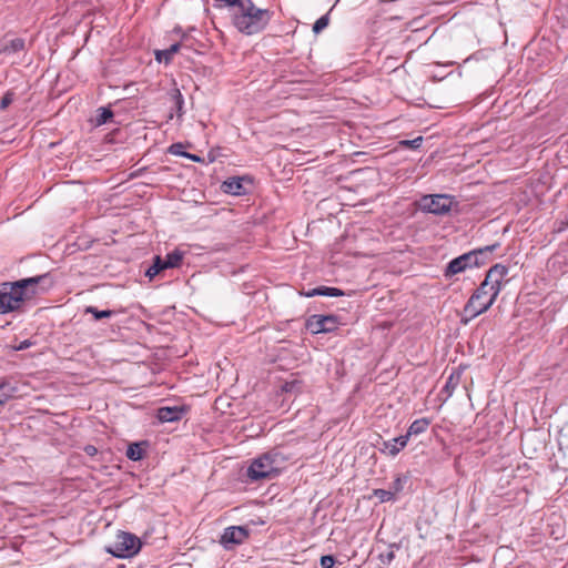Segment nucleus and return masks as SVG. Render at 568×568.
Returning <instances> with one entry per match:
<instances>
[{
    "instance_id": "obj_1",
    "label": "nucleus",
    "mask_w": 568,
    "mask_h": 568,
    "mask_svg": "<svg viewBox=\"0 0 568 568\" xmlns=\"http://www.w3.org/2000/svg\"><path fill=\"white\" fill-rule=\"evenodd\" d=\"M230 8L233 26L246 36L261 32L270 23L273 13L257 8L252 0H222Z\"/></svg>"
},
{
    "instance_id": "obj_2",
    "label": "nucleus",
    "mask_w": 568,
    "mask_h": 568,
    "mask_svg": "<svg viewBox=\"0 0 568 568\" xmlns=\"http://www.w3.org/2000/svg\"><path fill=\"white\" fill-rule=\"evenodd\" d=\"M47 278L48 275L44 274L22 278L13 283H2L0 285V313L13 312L20 308L23 302L40 294L43 291L40 284Z\"/></svg>"
},
{
    "instance_id": "obj_3",
    "label": "nucleus",
    "mask_w": 568,
    "mask_h": 568,
    "mask_svg": "<svg viewBox=\"0 0 568 568\" xmlns=\"http://www.w3.org/2000/svg\"><path fill=\"white\" fill-rule=\"evenodd\" d=\"M496 298L497 296L487 286H484L481 282L464 307L465 318H463V322L467 324L478 315L487 312L495 303Z\"/></svg>"
},
{
    "instance_id": "obj_4",
    "label": "nucleus",
    "mask_w": 568,
    "mask_h": 568,
    "mask_svg": "<svg viewBox=\"0 0 568 568\" xmlns=\"http://www.w3.org/2000/svg\"><path fill=\"white\" fill-rule=\"evenodd\" d=\"M278 453L267 452L252 460L247 476L252 480L273 478L280 471Z\"/></svg>"
},
{
    "instance_id": "obj_5",
    "label": "nucleus",
    "mask_w": 568,
    "mask_h": 568,
    "mask_svg": "<svg viewBox=\"0 0 568 568\" xmlns=\"http://www.w3.org/2000/svg\"><path fill=\"white\" fill-rule=\"evenodd\" d=\"M141 547L142 542L135 535L119 531L113 545L108 546L105 550L116 558H131L140 551Z\"/></svg>"
},
{
    "instance_id": "obj_6",
    "label": "nucleus",
    "mask_w": 568,
    "mask_h": 568,
    "mask_svg": "<svg viewBox=\"0 0 568 568\" xmlns=\"http://www.w3.org/2000/svg\"><path fill=\"white\" fill-rule=\"evenodd\" d=\"M453 199L446 194L424 195L418 201V206L422 211L442 215L450 211Z\"/></svg>"
},
{
    "instance_id": "obj_7",
    "label": "nucleus",
    "mask_w": 568,
    "mask_h": 568,
    "mask_svg": "<svg viewBox=\"0 0 568 568\" xmlns=\"http://www.w3.org/2000/svg\"><path fill=\"white\" fill-rule=\"evenodd\" d=\"M508 267L503 264H495L491 266L483 281L484 286H487L496 296L500 293L504 284L507 282L506 276Z\"/></svg>"
},
{
    "instance_id": "obj_8",
    "label": "nucleus",
    "mask_w": 568,
    "mask_h": 568,
    "mask_svg": "<svg viewBox=\"0 0 568 568\" xmlns=\"http://www.w3.org/2000/svg\"><path fill=\"white\" fill-rule=\"evenodd\" d=\"M337 317L333 315H312L306 321V328L312 334L329 333L337 328Z\"/></svg>"
},
{
    "instance_id": "obj_9",
    "label": "nucleus",
    "mask_w": 568,
    "mask_h": 568,
    "mask_svg": "<svg viewBox=\"0 0 568 568\" xmlns=\"http://www.w3.org/2000/svg\"><path fill=\"white\" fill-rule=\"evenodd\" d=\"M248 537V531L245 527L242 526H231L227 527L222 537L221 544L225 547L229 545H240Z\"/></svg>"
},
{
    "instance_id": "obj_10",
    "label": "nucleus",
    "mask_w": 568,
    "mask_h": 568,
    "mask_svg": "<svg viewBox=\"0 0 568 568\" xmlns=\"http://www.w3.org/2000/svg\"><path fill=\"white\" fill-rule=\"evenodd\" d=\"M496 246L497 245H489L463 254L462 258L465 264V268L467 270L471 267H477L480 264H483V262L479 261V256L483 255L484 253H491L496 248Z\"/></svg>"
},
{
    "instance_id": "obj_11",
    "label": "nucleus",
    "mask_w": 568,
    "mask_h": 568,
    "mask_svg": "<svg viewBox=\"0 0 568 568\" xmlns=\"http://www.w3.org/2000/svg\"><path fill=\"white\" fill-rule=\"evenodd\" d=\"M184 409L179 407H161L158 409V418L161 423H171L180 420Z\"/></svg>"
},
{
    "instance_id": "obj_12",
    "label": "nucleus",
    "mask_w": 568,
    "mask_h": 568,
    "mask_svg": "<svg viewBox=\"0 0 568 568\" xmlns=\"http://www.w3.org/2000/svg\"><path fill=\"white\" fill-rule=\"evenodd\" d=\"M407 442L408 435L399 436L393 438L392 440L384 442V448L382 452L387 453L390 456H396L407 445Z\"/></svg>"
},
{
    "instance_id": "obj_13",
    "label": "nucleus",
    "mask_w": 568,
    "mask_h": 568,
    "mask_svg": "<svg viewBox=\"0 0 568 568\" xmlns=\"http://www.w3.org/2000/svg\"><path fill=\"white\" fill-rule=\"evenodd\" d=\"M222 190L224 193L232 194V195L243 194L244 193L243 179L239 178V176L230 178L229 180L223 182Z\"/></svg>"
},
{
    "instance_id": "obj_14",
    "label": "nucleus",
    "mask_w": 568,
    "mask_h": 568,
    "mask_svg": "<svg viewBox=\"0 0 568 568\" xmlns=\"http://www.w3.org/2000/svg\"><path fill=\"white\" fill-rule=\"evenodd\" d=\"M302 294L304 296H306V297H313V296H316V295L336 297V296H343L344 295V293L339 288L327 287V286H320V287L310 290L307 292H304Z\"/></svg>"
},
{
    "instance_id": "obj_15",
    "label": "nucleus",
    "mask_w": 568,
    "mask_h": 568,
    "mask_svg": "<svg viewBox=\"0 0 568 568\" xmlns=\"http://www.w3.org/2000/svg\"><path fill=\"white\" fill-rule=\"evenodd\" d=\"M180 48V43H173L168 49L155 50V60L160 63L164 62L165 64H168L172 61L173 55L179 52Z\"/></svg>"
},
{
    "instance_id": "obj_16",
    "label": "nucleus",
    "mask_w": 568,
    "mask_h": 568,
    "mask_svg": "<svg viewBox=\"0 0 568 568\" xmlns=\"http://www.w3.org/2000/svg\"><path fill=\"white\" fill-rule=\"evenodd\" d=\"M464 271H466V268H465V264L463 262L462 255H460V256L452 260L447 264V266H446V268L444 271V276L445 277H452V276H454L456 274H459V273H462Z\"/></svg>"
},
{
    "instance_id": "obj_17",
    "label": "nucleus",
    "mask_w": 568,
    "mask_h": 568,
    "mask_svg": "<svg viewBox=\"0 0 568 568\" xmlns=\"http://www.w3.org/2000/svg\"><path fill=\"white\" fill-rule=\"evenodd\" d=\"M428 426H429L428 419H426V418L416 419L410 424L406 435H408V437L413 436V435H419V434L426 432Z\"/></svg>"
},
{
    "instance_id": "obj_18",
    "label": "nucleus",
    "mask_w": 568,
    "mask_h": 568,
    "mask_svg": "<svg viewBox=\"0 0 568 568\" xmlns=\"http://www.w3.org/2000/svg\"><path fill=\"white\" fill-rule=\"evenodd\" d=\"M183 258L182 252L175 250L169 253L164 258H162L163 265L165 268H173L181 264Z\"/></svg>"
},
{
    "instance_id": "obj_19",
    "label": "nucleus",
    "mask_w": 568,
    "mask_h": 568,
    "mask_svg": "<svg viewBox=\"0 0 568 568\" xmlns=\"http://www.w3.org/2000/svg\"><path fill=\"white\" fill-rule=\"evenodd\" d=\"M24 50V40L16 38L10 40L1 50L0 53H16Z\"/></svg>"
},
{
    "instance_id": "obj_20",
    "label": "nucleus",
    "mask_w": 568,
    "mask_h": 568,
    "mask_svg": "<svg viewBox=\"0 0 568 568\" xmlns=\"http://www.w3.org/2000/svg\"><path fill=\"white\" fill-rule=\"evenodd\" d=\"M16 387L11 386L9 383L0 384V405L7 403L10 398L14 396Z\"/></svg>"
},
{
    "instance_id": "obj_21",
    "label": "nucleus",
    "mask_w": 568,
    "mask_h": 568,
    "mask_svg": "<svg viewBox=\"0 0 568 568\" xmlns=\"http://www.w3.org/2000/svg\"><path fill=\"white\" fill-rule=\"evenodd\" d=\"M143 455H144V450H143L141 444L133 443V444L129 445L128 450H126V457L129 459L136 462V460L142 459Z\"/></svg>"
},
{
    "instance_id": "obj_22",
    "label": "nucleus",
    "mask_w": 568,
    "mask_h": 568,
    "mask_svg": "<svg viewBox=\"0 0 568 568\" xmlns=\"http://www.w3.org/2000/svg\"><path fill=\"white\" fill-rule=\"evenodd\" d=\"M84 313L85 314H92L94 320L99 321V320L111 317L112 315H114L115 312L111 311V310L99 311L94 306H87L85 310H84Z\"/></svg>"
},
{
    "instance_id": "obj_23",
    "label": "nucleus",
    "mask_w": 568,
    "mask_h": 568,
    "mask_svg": "<svg viewBox=\"0 0 568 568\" xmlns=\"http://www.w3.org/2000/svg\"><path fill=\"white\" fill-rule=\"evenodd\" d=\"M166 270L163 265L162 258L160 256H155L153 264L148 268L145 275L150 278H153L161 271Z\"/></svg>"
},
{
    "instance_id": "obj_24",
    "label": "nucleus",
    "mask_w": 568,
    "mask_h": 568,
    "mask_svg": "<svg viewBox=\"0 0 568 568\" xmlns=\"http://www.w3.org/2000/svg\"><path fill=\"white\" fill-rule=\"evenodd\" d=\"M113 116V112L108 108H100L95 118V124H105Z\"/></svg>"
},
{
    "instance_id": "obj_25",
    "label": "nucleus",
    "mask_w": 568,
    "mask_h": 568,
    "mask_svg": "<svg viewBox=\"0 0 568 568\" xmlns=\"http://www.w3.org/2000/svg\"><path fill=\"white\" fill-rule=\"evenodd\" d=\"M329 19L328 16H322L320 19H317L313 26L314 33H320L328 26Z\"/></svg>"
},
{
    "instance_id": "obj_26",
    "label": "nucleus",
    "mask_w": 568,
    "mask_h": 568,
    "mask_svg": "<svg viewBox=\"0 0 568 568\" xmlns=\"http://www.w3.org/2000/svg\"><path fill=\"white\" fill-rule=\"evenodd\" d=\"M458 378H455L454 375H450L444 386V392L447 393V396H452L453 392L457 387Z\"/></svg>"
},
{
    "instance_id": "obj_27",
    "label": "nucleus",
    "mask_w": 568,
    "mask_h": 568,
    "mask_svg": "<svg viewBox=\"0 0 568 568\" xmlns=\"http://www.w3.org/2000/svg\"><path fill=\"white\" fill-rule=\"evenodd\" d=\"M374 495L381 500V501H388L393 499L394 494L392 491L385 490V489H376L374 491Z\"/></svg>"
},
{
    "instance_id": "obj_28",
    "label": "nucleus",
    "mask_w": 568,
    "mask_h": 568,
    "mask_svg": "<svg viewBox=\"0 0 568 568\" xmlns=\"http://www.w3.org/2000/svg\"><path fill=\"white\" fill-rule=\"evenodd\" d=\"M173 98H174V101H175V106L178 109L179 115H181L184 101H183V97H182V94H181L179 89L174 90Z\"/></svg>"
},
{
    "instance_id": "obj_29",
    "label": "nucleus",
    "mask_w": 568,
    "mask_h": 568,
    "mask_svg": "<svg viewBox=\"0 0 568 568\" xmlns=\"http://www.w3.org/2000/svg\"><path fill=\"white\" fill-rule=\"evenodd\" d=\"M13 97L14 94L12 92H7L1 99L0 109L6 110L12 103Z\"/></svg>"
},
{
    "instance_id": "obj_30",
    "label": "nucleus",
    "mask_w": 568,
    "mask_h": 568,
    "mask_svg": "<svg viewBox=\"0 0 568 568\" xmlns=\"http://www.w3.org/2000/svg\"><path fill=\"white\" fill-rule=\"evenodd\" d=\"M335 564V558L331 555H325L321 557V567L322 568H333Z\"/></svg>"
},
{
    "instance_id": "obj_31",
    "label": "nucleus",
    "mask_w": 568,
    "mask_h": 568,
    "mask_svg": "<svg viewBox=\"0 0 568 568\" xmlns=\"http://www.w3.org/2000/svg\"><path fill=\"white\" fill-rule=\"evenodd\" d=\"M182 149V143H174L169 148V152L174 155L185 156L186 152H184Z\"/></svg>"
},
{
    "instance_id": "obj_32",
    "label": "nucleus",
    "mask_w": 568,
    "mask_h": 568,
    "mask_svg": "<svg viewBox=\"0 0 568 568\" xmlns=\"http://www.w3.org/2000/svg\"><path fill=\"white\" fill-rule=\"evenodd\" d=\"M394 558H395V554L392 550H388V551L379 555L381 561L385 565H389Z\"/></svg>"
},
{
    "instance_id": "obj_33",
    "label": "nucleus",
    "mask_w": 568,
    "mask_h": 568,
    "mask_svg": "<svg viewBox=\"0 0 568 568\" xmlns=\"http://www.w3.org/2000/svg\"><path fill=\"white\" fill-rule=\"evenodd\" d=\"M423 141V138L422 136H418L414 140H406V141H403L402 144L404 145H408L410 148H418L420 145Z\"/></svg>"
},
{
    "instance_id": "obj_34",
    "label": "nucleus",
    "mask_w": 568,
    "mask_h": 568,
    "mask_svg": "<svg viewBox=\"0 0 568 568\" xmlns=\"http://www.w3.org/2000/svg\"><path fill=\"white\" fill-rule=\"evenodd\" d=\"M32 343L29 339L22 341L18 346L14 347L16 351H23L29 348Z\"/></svg>"
},
{
    "instance_id": "obj_35",
    "label": "nucleus",
    "mask_w": 568,
    "mask_h": 568,
    "mask_svg": "<svg viewBox=\"0 0 568 568\" xmlns=\"http://www.w3.org/2000/svg\"><path fill=\"white\" fill-rule=\"evenodd\" d=\"M84 452L89 455V456H94L97 453H98V449L97 447H94L93 445H87L84 447Z\"/></svg>"
},
{
    "instance_id": "obj_36",
    "label": "nucleus",
    "mask_w": 568,
    "mask_h": 568,
    "mask_svg": "<svg viewBox=\"0 0 568 568\" xmlns=\"http://www.w3.org/2000/svg\"><path fill=\"white\" fill-rule=\"evenodd\" d=\"M184 158L191 159V160H192V161H194V162H201L200 156H197V155H195V154L187 153V152H186V154H185V156H184Z\"/></svg>"
},
{
    "instance_id": "obj_37",
    "label": "nucleus",
    "mask_w": 568,
    "mask_h": 568,
    "mask_svg": "<svg viewBox=\"0 0 568 568\" xmlns=\"http://www.w3.org/2000/svg\"><path fill=\"white\" fill-rule=\"evenodd\" d=\"M567 226H568V220H567Z\"/></svg>"
}]
</instances>
